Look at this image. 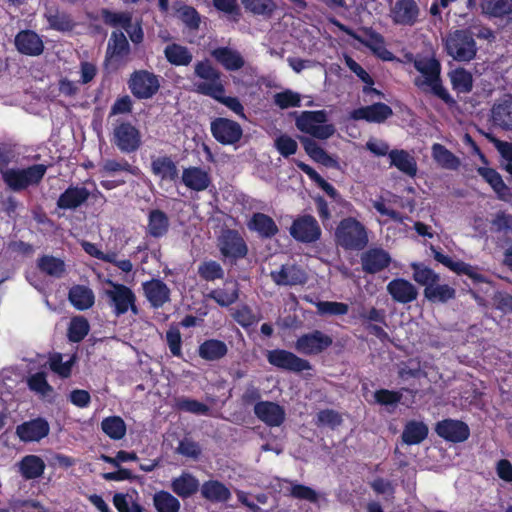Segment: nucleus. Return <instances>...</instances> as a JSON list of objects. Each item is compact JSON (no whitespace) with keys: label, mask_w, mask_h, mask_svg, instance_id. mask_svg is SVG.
<instances>
[{"label":"nucleus","mask_w":512,"mask_h":512,"mask_svg":"<svg viewBox=\"0 0 512 512\" xmlns=\"http://www.w3.org/2000/svg\"><path fill=\"white\" fill-rule=\"evenodd\" d=\"M428 426L422 421H408L402 432V441L407 445H416L424 441L428 436Z\"/></svg>","instance_id":"nucleus-39"},{"label":"nucleus","mask_w":512,"mask_h":512,"mask_svg":"<svg viewBox=\"0 0 512 512\" xmlns=\"http://www.w3.org/2000/svg\"><path fill=\"white\" fill-rule=\"evenodd\" d=\"M300 141L306 154L315 162L326 167H337L338 162L330 156L314 139L309 137H301Z\"/></svg>","instance_id":"nucleus-36"},{"label":"nucleus","mask_w":512,"mask_h":512,"mask_svg":"<svg viewBox=\"0 0 512 512\" xmlns=\"http://www.w3.org/2000/svg\"><path fill=\"white\" fill-rule=\"evenodd\" d=\"M147 221V235L153 238H162L168 233L170 221L168 215L163 210H150Z\"/></svg>","instance_id":"nucleus-31"},{"label":"nucleus","mask_w":512,"mask_h":512,"mask_svg":"<svg viewBox=\"0 0 512 512\" xmlns=\"http://www.w3.org/2000/svg\"><path fill=\"white\" fill-rule=\"evenodd\" d=\"M101 430L110 439L118 441L124 438L127 431L125 421L120 416H108L101 421Z\"/></svg>","instance_id":"nucleus-45"},{"label":"nucleus","mask_w":512,"mask_h":512,"mask_svg":"<svg viewBox=\"0 0 512 512\" xmlns=\"http://www.w3.org/2000/svg\"><path fill=\"white\" fill-rule=\"evenodd\" d=\"M392 14L395 23L413 25L417 20L419 8L414 0H397Z\"/></svg>","instance_id":"nucleus-30"},{"label":"nucleus","mask_w":512,"mask_h":512,"mask_svg":"<svg viewBox=\"0 0 512 512\" xmlns=\"http://www.w3.org/2000/svg\"><path fill=\"white\" fill-rule=\"evenodd\" d=\"M393 115L392 108L383 103L375 102L371 105L356 108L350 112V118L355 121H366L368 123H384Z\"/></svg>","instance_id":"nucleus-16"},{"label":"nucleus","mask_w":512,"mask_h":512,"mask_svg":"<svg viewBox=\"0 0 512 512\" xmlns=\"http://www.w3.org/2000/svg\"><path fill=\"white\" fill-rule=\"evenodd\" d=\"M90 325L88 320L83 316H75L71 319L67 336L70 342L79 343L89 333Z\"/></svg>","instance_id":"nucleus-52"},{"label":"nucleus","mask_w":512,"mask_h":512,"mask_svg":"<svg viewBox=\"0 0 512 512\" xmlns=\"http://www.w3.org/2000/svg\"><path fill=\"white\" fill-rule=\"evenodd\" d=\"M270 276L279 286L303 285L307 281L306 272L296 264L282 265L278 271H272Z\"/></svg>","instance_id":"nucleus-21"},{"label":"nucleus","mask_w":512,"mask_h":512,"mask_svg":"<svg viewBox=\"0 0 512 512\" xmlns=\"http://www.w3.org/2000/svg\"><path fill=\"white\" fill-rule=\"evenodd\" d=\"M175 407L179 411L189 412L195 415H207L209 407L196 399L179 397L176 399Z\"/></svg>","instance_id":"nucleus-57"},{"label":"nucleus","mask_w":512,"mask_h":512,"mask_svg":"<svg viewBox=\"0 0 512 512\" xmlns=\"http://www.w3.org/2000/svg\"><path fill=\"white\" fill-rule=\"evenodd\" d=\"M28 387L42 396H46L53 392V387L48 383L45 372H36L27 380Z\"/></svg>","instance_id":"nucleus-62"},{"label":"nucleus","mask_w":512,"mask_h":512,"mask_svg":"<svg viewBox=\"0 0 512 512\" xmlns=\"http://www.w3.org/2000/svg\"><path fill=\"white\" fill-rule=\"evenodd\" d=\"M354 317L361 320L364 325L367 323H379L381 325H387L386 313L384 309L371 307L369 310H366V308L361 305L360 308L357 309V313Z\"/></svg>","instance_id":"nucleus-58"},{"label":"nucleus","mask_w":512,"mask_h":512,"mask_svg":"<svg viewBox=\"0 0 512 512\" xmlns=\"http://www.w3.org/2000/svg\"><path fill=\"white\" fill-rule=\"evenodd\" d=\"M18 467L21 476L25 480H33L43 475L46 464L40 456L29 454L19 461Z\"/></svg>","instance_id":"nucleus-35"},{"label":"nucleus","mask_w":512,"mask_h":512,"mask_svg":"<svg viewBox=\"0 0 512 512\" xmlns=\"http://www.w3.org/2000/svg\"><path fill=\"white\" fill-rule=\"evenodd\" d=\"M407 61L412 62L414 68L422 75L414 79V85L426 92L429 91L446 105L452 107L456 104V100L451 96L448 90L443 86L441 79V63L435 57L415 58L413 54H407Z\"/></svg>","instance_id":"nucleus-1"},{"label":"nucleus","mask_w":512,"mask_h":512,"mask_svg":"<svg viewBox=\"0 0 512 512\" xmlns=\"http://www.w3.org/2000/svg\"><path fill=\"white\" fill-rule=\"evenodd\" d=\"M248 227L250 230L256 231L262 238H272L279 231L273 218L260 212L252 215Z\"/></svg>","instance_id":"nucleus-37"},{"label":"nucleus","mask_w":512,"mask_h":512,"mask_svg":"<svg viewBox=\"0 0 512 512\" xmlns=\"http://www.w3.org/2000/svg\"><path fill=\"white\" fill-rule=\"evenodd\" d=\"M144 294L153 308H160L170 301L171 291L161 279H151L143 283Z\"/></svg>","instance_id":"nucleus-26"},{"label":"nucleus","mask_w":512,"mask_h":512,"mask_svg":"<svg viewBox=\"0 0 512 512\" xmlns=\"http://www.w3.org/2000/svg\"><path fill=\"white\" fill-rule=\"evenodd\" d=\"M47 165L33 164L26 168H7L2 171V179L13 192H21L30 186H37L43 180Z\"/></svg>","instance_id":"nucleus-2"},{"label":"nucleus","mask_w":512,"mask_h":512,"mask_svg":"<svg viewBox=\"0 0 512 512\" xmlns=\"http://www.w3.org/2000/svg\"><path fill=\"white\" fill-rule=\"evenodd\" d=\"M176 452L186 458L197 460L202 454V449L199 443L184 438L179 442Z\"/></svg>","instance_id":"nucleus-64"},{"label":"nucleus","mask_w":512,"mask_h":512,"mask_svg":"<svg viewBox=\"0 0 512 512\" xmlns=\"http://www.w3.org/2000/svg\"><path fill=\"white\" fill-rule=\"evenodd\" d=\"M248 247L237 231L226 229V258L240 259L247 255Z\"/></svg>","instance_id":"nucleus-42"},{"label":"nucleus","mask_w":512,"mask_h":512,"mask_svg":"<svg viewBox=\"0 0 512 512\" xmlns=\"http://www.w3.org/2000/svg\"><path fill=\"white\" fill-rule=\"evenodd\" d=\"M199 356L207 361H214L224 357V342L210 339L199 346Z\"/></svg>","instance_id":"nucleus-54"},{"label":"nucleus","mask_w":512,"mask_h":512,"mask_svg":"<svg viewBox=\"0 0 512 512\" xmlns=\"http://www.w3.org/2000/svg\"><path fill=\"white\" fill-rule=\"evenodd\" d=\"M387 292L398 303L407 304L417 299V288L404 278H395L387 284Z\"/></svg>","instance_id":"nucleus-25"},{"label":"nucleus","mask_w":512,"mask_h":512,"mask_svg":"<svg viewBox=\"0 0 512 512\" xmlns=\"http://www.w3.org/2000/svg\"><path fill=\"white\" fill-rule=\"evenodd\" d=\"M153 506L157 512H179L181 503L170 492L160 490L153 495Z\"/></svg>","instance_id":"nucleus-48"},{"label":"nucleus","mask_w":512,"mask_h":512,"mask_svg":"<svg viewBox=\"0 0 512 512\" xmlns=\"http://www.w3.org/2000/svg\"><path fill=\"white\" fill-rule=\"evenodd\" d=\"M452 88L459 93H469L473 88V79L470 72L464 68H457L450 74Z\"/></svg>","instance_id":"nucleus-53"},{"label":"nucleus","mask_w":512,"mask_h":512,"mask_svg":"<svg viewBox=\"0 0 512 512\" xmlns=\"http://www.w3.org/2000/svg\"><path fill=\"white\" fill-rule=\"evenodd\" d=\"M100 14L103 22L111 27H121L128 31L132 26V15L129 12H113L102 8Z\"/></svg>","instance_id":"nucleus-51"},{"label":"nucleus","mask_w":512,"mask_h":512,"mask_svg":"<svg viewBox=\"0 0 512 512\" xmlns=\"http://www.w3.org/2000/svg\"><path fill=\"white\" fill-rule=\"evenodd\" d=\"M110 142L122 154H134L142 145V134L130 121L117 120L113 125Z\"/></svg>","instance_id":"nucleus-4"},{"label":"nucleus","mask_w":512,"mask_h":512,"mask_svg":"<svg viewBox=\"0 0 512 512\" xmlns=\"http://www.w3.org/2000/svg\"><path fill=\"white\" fill-rule=\"evenodd\" d=\"M246 11L253 15L270 17L276 9L273 0H241Z\"/></svg>","instance_id":"nucleus-55"},{"label":"nucleus","mask_w":512,"mask_h":512,"mask_svg":"<svg viewBox=\"0 0 512 512\" xmlns=\"http://www.w3.org/2000/svg\"><path fill=\"white\" fill-rule=\"evenodd\" d=\"M128 87L135 98L150 99L158 92L160 83L154 73L137 70L131 74Z\"/></svg>","instance_id":"nucleus-10"},{"label":"nucleus","mask_w":512,"mask_h":512,"mask_svg":"<svg viewBox=\"0 0 512 512\" xmlns=\"http://www.w3.org/2000/svg\"><path fill=\"white\" fill-rule=\"evenodd\" d=\"M91 193L86 187L70 185L60 194L56 205L62 210H76L89 199Z\"/></svg>","instance_id":"nucleus-23"},{"label":"nucleus","mask_w":512,"mask_h":512,"mask_svg":"<svg viewBox=\"0 0 512 512\" xmlns=\"http://www.w3.org/2000/svg\"><path fill=\"white\" fill-rule=\"evenodd\" d=\"M333 344V338L315 329L311 332L300 335L294 344L297 352L307 356L319 355L325 352Z\"/></svg>","instance_id":"nucleus-9"},{"label":"nucleus","mask_w":512,"mask_h":512,"mask_svg":"<svg viewBox=\"0 0 512 512\" xmlns=\"http://www.w3.org/2000/svg\"><path fill=\"white\" fill-rule=\"evenodd\" d=\"M255 416L269 427L281 426L286 417L283 406L272 401H259L254 405Z\"/></svg>","instance_id":"nucleus-19"},{"label":"nucleus","mask_w":512,"mask_h":512,"mask_svg":"<svg viewBox=\"0 0 512 512\" xmlns=\"http://www.w3.org/2000/svg\"><path fill=\"white\" fill-rule=\"evenodd\" d=\"M201 494L203 498L211 502L224 500V484L217 480H209L202 484Z\"/></svg>","instance_id":"nucleus-61"},{"label":"nucleus","mask_w":512,"mask_h":512,"mask_svg":"<svg viewBox=\"0 0 512 512\" xmlns=\"http://www.w3.org/2000/svg\"><path fill=\"white\" fill-rule=\"evenodd\" d=\"M15 46L18 52L27 56H39L44 51L41 37L33 30H21L15 36Z\"/></svg>","instance_id":"nucleus-24"},{"label":"nucleus","mask_w":512,"mask_h":512,"mask_svg":"<svg viewBox=\"0 0 512 512\" xmlns=\"http://www.w3.org/2000/svg\"><path fill=\"white\" fill-rule=\"evenodd\" d=\"M432 156L442 168L457 170L461 164L460 159L444 145L435 143L432 146Z\"/></svg>","instance_id":"nucleus-44"},{"label":"nucleus","mask_w":512,"mask_h":512,"mask_svg":"<svg viewBox=\"0 0 512 512\" xmlns=\"http://www.w3.org/2000/svg\"><path fill=\"white\" fill-rule=\"evenodd\" d=\"M267 361L278 369L294 373L312 369V365L307 359L301 358L293 352L284 349L268 351Z\"/></svg>","instance_id":"nucleus-11"},{"label":"nucleus","mask_w":512,"mask_h":512,"mask_svg":"<svg viewBox=\"0 0 512 512\" xmlns=\"http://www.w3.org/2000/svg\"><path fill=\"white\" fill-rule=\"evenodd\" d=\"M413 271V279L418 284L427 287L439 282L440 276L433 269L423 263L414 262L410 265Z\"/></svg>","instance_id":"nucleus-50"},{"label":"nucleus","mask_w":512,"mask_h":512,"mask_svg":"<svg viewBox=\"0 0 512 512\" xmlns=\"http://www.w3.org/2000/svg\"><path fill=\"white\" fill-rule=\"evenodd\" d=\"M274 104L280 109H288L301 106V95L291 89H285L275 93L273 96Z\"/></svg>","instance_id":"nucleus-56"},{"label":"nucleus","mask_w":512,"mask_h":512,"mask_svg":"<svg viewBox=\"0 0 512 512\" xmlns=\"http://www.w3.org/2000/svg\"><path fill=\"white\" fill-rule=\"evenodd\" d=\"M493 122L505 130L512 131V96L507 95L504 99L495 103L492 107Z\"/></svg>","instance_id":"nucleus-34"},{"label":"nucleus","mask_w":512,"mask_h":512,"mask_svg":"<svg viewBox=\"0 0 512 512\" xmlns=\"http://www.w3.org/2000/svg\"><path fill=\"white\" fill-rule=\"evenodd\" d=\"M390 254L382 248H370L362 253V270L367 274H376L383 271L391 264Z\"/></svg>","instance_id":"nucleus-20"},{"label":"nucleus","mask_w":512,"mask_h":512,"mask_svg":"<svg viewBox=\"0 0 512 512\" xmlns=\"http://www.w3.org/2000/svg\"><path fill=\"white\" fill-rule=\"evenodd\" d=\"M332 23L344 33L359 41L364 46L368 47L375 54L380 55L381 50H385L384 37L372 28H364L363 32L366 38H362L358 36L351 28L342 24L338 20H333Z\"/></svg>","instance_id":"nucleus-22"},{"label":"nucleus","mask_w":512,"mask_h":512,"mask_svg":"<svg viewBox=\"0 0 512 512\" xmlns=\"http://www.w3.org/2000/svg\"><path fill=\"white\" fill-rule=\"evenodd\" d=\"M390 166L396 167L400 172L409 177L417 174V162L415 158L404 149H392L389 152Z\"/></svg>","instance_id":"nucleus-32"},{"label":"nucleus","mask_w":512,"mask_h":512,"mask_svg":"<svg viewBox=\"0 0 512 512\" xmlns=\"http://www.w3.org/2000/svg\"><path fill=\"white\" fill-rule=\"evenodd\" d=\"M237 298V290L233 291L230 298L226 296V308H228L230 316L243 328H248L257 323L259 319L252 312L249 306L242 304L240 306L230 307V304H232Z\"/></svg>","instance_id":"nucleus-29"},{"label":"nucleus","mask_w":512,"mask_h":512,"mask_svg":"<svg viewBox=\"0 0 512 512\" xmlns=\"http://www.w3.org/2000/svg\"><path fill=\"white\" fill-rule=\"evenodd\" d=\"M199 480L188 472H183L171 482L172 491L182 499H186L198 492Z\"/></svg>","instance_id":"nucleus-33"},{"label":"nucleus","mask_w":512,"mask_h":512,"mask_svg":"<svg viewBox=\"0 0 512 512\" xmlns=\"http://www.w3.org/2000/svg\"><path fill=\"white\" fill-rule=\"evenodd\" d=\"M195 74L204 81L195 83L196 91L224 104V86L219 82L220 73L208 59L195 64Z\"/></svg>","instance_id":"nucleus-6"},{"label":"nucleus","mask_w":512,"mask_h":512,"mask_svg":"<svg viewBox=\"0 0 512 512\" xmlns=\"http://www.w3.org/2000/svg\"><path fill=\"white\" fill-rule=\"evenodd\" d=\"M290 235L299 242L313 243L320 238L321 229L313 216L303 215L293 221Z\"/></svg>","instance_id":"nucleus-13"},{"label":"nucleus","mask_w":512,"mask_h":512,"mask_svg":"<svg viewBox=\"0 0 512 512\" xmlns=\"http://www.w3.org/2000/svg\"><path fill=\"white\" fill-rule=\"evenodd\" d=\"M296 166L305 173L309 179L314 182L320 189H322L329 197L335 199L338 192L335 187L327 182L313 167L304 163L303 161L296 160Z\"/></svg>","instance_id":"nucleus-46"},{"label":"nucleus","mask_w":512,"mask_h":512,"mask_svg":"<svg viewBox=\"0 0 512 512\" xmlns=\"http://www.w3.org/2000/svg\"><path fill=\"white\" fill-rule=\"evenodd\" d=\"M150 172L160 182L175 183L179 178V169L170 155L152 156Z\"/></svg>","instance_id":"nucleus-18"},{"label":"nucleus","mask_w":512,"mask_h":512,"mask_svg":"<svg viewBox=\"0 0 512 512\" xmlns=\"http://www.w3.org/2000/svg\"><path fill=\"white\" fill-rule=\"evenodd\" d=\"M37 268L45 275L61 278L66 271V264L53 255H42L37 259Z\"/></svg>","instance_id":"nucleus-41"},{"label":"nucleus","mask_w":512,"mask_h":512,"mask_svg":"<svg viewBox=\"0 0 512 512\" xmlns=\"http://www.w3.org/2000/svg\"><path fill=\"white\" fill-rule=\"evenodd\" d=\"M49 28L58 32H71L76 27L73 17L58 7H50L44 13Z\"/></svg>","instance_id":"nucleus-27"},{"label":"nucleus","mask_w":512,"mask_h":512,"mask_svg":"<svg viewBox=\"0 0 512 512\" xmlns=\"http://www.w3.org/2000/svg\"><path fill=\"white\" fill-rule=\"evenodd\" d=\"M50 432V425L43 417L30 419L16 427V435L24 443L39 442L47 437Z\"/></svg>","instance_id":"nucleus-14"},{"label":"nucleus","mask_w":512,"mask_h":512,"mask_svg":"<svg viewBox=\"0 0 512 512\" xmlns=\"http://www.w3.org/2000/svg\"><path fill=\"white\" fill-rule=\"evenodd\" d=\"M274 147L284 158H289L298 150V143L287 134H281L274 140Z\"/></svg>","instance_id":"nucleus-63"},{"label":"nucleus","mask_w":512,"mask_h":512,"mask_svg":"<svg viewBox=\"0 0 512 512\" xmlns=\"http://www.w3.org/2000/svg\"><path fill=\"white\" fill-rule=\"evenodd\" d=\"M424 297L431 303H447L456 298V290L448 284L438 282L427 286L423 291Z\"/></svg>","instance_id":"nucleus-40"},{"label":"nucleus","mask_w":512,"mask_h":512,"mask_svg":"<svg viewBox=\"0 0 512 512\" xmlns=\"http://www.w3.org/2000/svg\"><path fill=\"white\" fill-rule=\"evenodd\" d=\"M435 432L439 437L453 443L464 442L470 436L469 426L465 422L451 418L437 422Z\"/></svg>","instance_id":"nucleus-15"},{"label":"nucleus","mask_w":512,"mask_h":512,"mask_svg":"<svg viewBox=\"0 0 512 512\" xmlns=\"http://www.w3.org/2000/svg\"><path fill=\"white\" fill-rule=\"evenodd\" d=\"M164 55L166 60L174 66H188L193 59L189 49L177 43L167 45L164 49Z\"/></svg>","instance_id":"nucleus-43"},{"label":"nucleus","mask_w":512,"mask_h":512,"mask_svg":"<svg viewBox=\"0 0 512 512\" xmlns=\"http://www.w3.org/2000/svg\"><path fill=\"white\" fill-rule=\"evenodd\" d=\"M181 181L187 188L197 192L206 190L211 183L208 172L195 166L183 169Z\"/></svg>","instance_id":"nucleus-28"},{"label":"nucleus","mask_w":512,"mask_h":512,"mask_svg":"<svg viewBox=\"0 0 512 512\" xmlns=\"http://www.w3.org/2000/svg\"><path fill=\"white\" fill-rule=\"evenodd\" d=\"M325 110L303 111L296 118L295 124L298 130L311 135L313 138L326 140L335 133L333 124H327Z\"/></svg>","instance_id":"nucleus-5"},{"label":"nucleus","mask_w":512,"mask_h":512,"mask_svg":"<svg viewBox=\"0 0 512 512\" xmlns=\"http://www.w3.org/2000/svg\"><path fill=\"white\" fill-rule=\"evenodd\" d=\"M432 250L434 253V259L457 275L468 276L474 284L486 282L485 276L478 272L477 267L461 260L455 261L450 256L445 255L434 248H432Z\"/></svg>","instance_id":"nucleus-17"},{"label":"nucleus","mask_w":512,"mask_h":512,"mask_svg":"<svg viewBox=\"0 0 512 512\" xmlns=\"http://www.w3.org/2000/svg\"><path fill=\"white\" fill-rule=\"evenodd\" d=\"M130 53V44L124 33L113 31L107 44L105 65H112L117 69L128 61Z\"/></svg>","instance_id":"nucleus-12"},{"label":"nucleus","mask_w":512,"mask_h":512,"mask_svg":"<svg viewBox=\"0 0 512 512\" xmlns=\"http://www.w3.org/2000/svg\"><path fill=\"white\" fill-rule=\"evenodd\" d=\"M70 303L77 310H87L94 305L95 297L93 291L84 285H74L68 293Z\"/></svg>","instance_id":"nucleus-38"},{"label":"nucleus","mask_w":512,"mask_h":512,"mask_svg":"<svg viewBox=\"0 0 512 512\" xmlns=\"http://www.w3.org/2000/svg\"><path fill=\"white\" fill-rule=\"evenodd\" d=\"M480 7L483 14L502 18L512 13V0H481Z\"/></svg>","instance_id":"nucleus-47"},{"label":"nucleus","mask_w":512,"mask_h":512,"mask_svg":"<svg viewBox=\"0 0 512 512\" xmlns=\"http://www.w3.org/2000/svg\"><path fill=\"white\" fill-rule=\"evenodd\" d=\"M477 173L491 186L498 197L502 199L504 193L508 190L502 176L494 168L490 167H478Z\"/></svg>","instance_id":"nucleus-49"},{"label":"nucleus","mask_w":512,"mask_h":512,"mask_svg":"<svg viewBox=\"0 0 512 512\" xmlns=\"http://www.w3.org/2000/svg\"><path fill=\"white\" fill-rule=\"evenodd\" d=\"M198 275L202 280L214 281L223 277L221 265L214 260H205L198 266Z\"/></svg>","instance_id":"nucleus-60"},{"label":"nucleus","mask_w":512,"mask_h":512,"mask_svg":"<svg viewBox=\"0 0 512 512\" xmlns=\"http://www.w3.org/2000/svg\"><path fill=\"white\" fill-rule=\"evenodd\" d=\"M137 167L130 164L126 159H106L101 171L102 173L113 175L118 172H125L134 175Z\"/></svg>","instance_id":"nucleus-59"},{"label":"nucleus","mask_w":512,"mask_h":512,"mask_svg":"<svg viewBox=\"0 0 512 512\" xmlns=\"http://www.w3.org/2000/svg\"><path fill=\"white\" fill-rule=\"evenodd\" d=\"M447 54L458 62H469L475 58L477 45L469 29L455 30L446 40Z\"/></svg>","instance_id":"nucleus-7"},{"label":"nucleus","mask_w":512,"mask_h":512,"mask_svg":"<svg viewBox=\"0 0 512 512\" xmlns=\"http://www.w3.org/2000/svg\"><path fill=\"white\" fill-rule=\"evenodd\" d=\"M107 283L112 287V289L106 290V296L113 314L116 317H120L130 310L134 315H137L139 310L136 305L137 298L133 290L124 284L116 283L112 280H108Z\"/></svg>","instance_id":"nucleus-8"},{"label":"nucleus","mask_w":512,"mask_h":512,"mask_svg":"<svg viewBox=\"0 0 512 512\" xmlns=\"http://www.w3.org/2000/svg\"><path fill=\"white\" fill-rule=\"evenodd\" d=\"M337 244L345 250L360 251L368 244L365 226L353 217L342 219L335 231Z\"/></svg>","instance_id":"nucleus-3"}]
</instances>
